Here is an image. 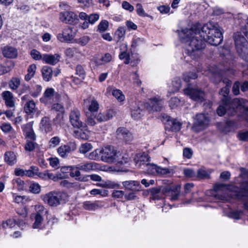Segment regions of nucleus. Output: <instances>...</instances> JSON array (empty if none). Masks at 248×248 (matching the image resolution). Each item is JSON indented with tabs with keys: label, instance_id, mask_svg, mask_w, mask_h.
I'll return each instance as SVG.
<instances>
[{
	"label": "nucleus",
	"instance_id": "nucleus-1",
	"mask_svg": "<svg viewBox=\"0 0 248 248\" xmlns=\"http://www.w3.org/2000/svg\"><path fill=\"white\" fill-rule=\"evenodd\" d=\"M177 31L181 41L186 44L185 53L193 60L200 57L205 42L217 46L223 41L221 28L218 24L213 22H209L201 28L194 25L190 29Z\"/></svg>",
	"mask_w": 248,
	"mask_h": 248
},
{
	"label": "nucleus",
	"instance_id": "nucleus-2",
	"mask_svg": "<svg viewBox=\"0 0 248 248\" xmlns=\"http://www.w3.org/2000/svg\"><path fill=\"white\" fill-rule=\"evenodd\" d=\"M231 85V81H228L225 87L222 88L219 93L221 104L217 108V112L220 116H223L226 113L230 115H234L238 107L244 108L245 111L248 112V102L246 100L236 98L230 101L229 93Z\"/></svg>",
	"mask_w": 248,
	"mask_h": 248
},
{
	"label": "nucleus",
	"instance_id": "nucleus-3",
	"mask_svg": "<svg viewBox=\"0 0 248 248\" xmlns=\"http://www.w3.org/2000/svg\"><path fill=\"white\" fill-rule=\"evenodd\" d=\"M102 160L107 163H116L119 165L127 164L129 159L112 146H107L102 149Z\"/></svg>",
	"mask_w": 248,
	"mask_h": 248
},
{
	"label": "nucleus",
	"instance_id": "nucleus-4",
	"mask_svg": "<svg viewBox=\"0 0 248 248\" xmlns=\"http://www.w3.org/2000/svg\"><path fill=\"white\" fill-rule=\"evenodd\" d=\"M42 200L51 206H57L65 203L68 200L67 193L62 192L51 191L41 197Z\"/></svg>",
	"mask_w": 248,
	"mask_h": 248
},
{
	"label": "nucleus",
	"instance_id": "nucleus-5",
	"mask_svg": "<svg viewBox=\"0 0 248 248\" xmlns=\"http://www.w3.org/2000/svg\"><path fill=\"white\" fill-rule=\"evenodd\" d=\"M237 52L245 61L248 62V43L240 32H235L233 34Z\"/></svg>",
	"mask_w": 248,
	"mask_h": 248
},
{
	"label": "nucleus",
	"instance_id": "nucleus-6",
	"mask_svg": "<svg viewBox=\"0 0 248 248\" xmlns=\"http://www.w3.org/2000/svg\"><path fill=\"white\" fill-rule=\"evenodd\" d=\"M241 190L238 191L237 187L232 186H230L227 189H231L235 192V196L236 198L244 202V207L246 210H248V181L243 182L241 186Z\"/></svg>",
	"mask_w": 248,
	"mask_h": 248
},
{
	"label": "nucleus",
	"instance_id": "nucleus-7",
	"mask_svg": "<svg viewBox=\"0 0 248 248\" xmlns=\"http://www.w3.org/2000/svg\"><path fill=\"white\" fill-rule=\"evenodd\" d=\"M162 121L165 124L166 130L177 132L181 128L182 124L180 122L167 115L164 114L162 116Z\"/></svg>",
	"mask_w": 248,
	"mask_h": 248
},
{
	"label": "nucleus",
	"instance_id": "nucleus-8",
	"mask_svg": "<svg viewBox=\"0 0 248 248\" xmlns=\"http://www.w3.org/2000/svg\"><path fill=\"white\" fill-rule=\"evenodd\" d=\"M184 92L186 95L195 101L202 102L204 100L205 93L200 89L187 88Z\"/></svg>",
	"mask_w": 248,
	"mask_h": 248
},
{
	"label": "nucleus",
	"instance_id": "nucleus-9",
	"mask_svg": "<svg viewBox=\"0 0 248 248\" xmlns=\"http://www.w3.org/2000/svg\"><path fill=\"white\" fill-rule=\"evenodd\" d=\"M225 188V185L220 183L217 184L214 186L213 189L207 191L206 194L215 197L216 200L224 201L226 200V197L222 192Z\"/></svg>",
	"mask_w": 248,
	"mask_h": 248
},
{
	"label": "nucleus",
	"instance_id": "nucleus-10",
	"mask_svg": "<svg viewBox=\"0 0 248 248\" xmlns=\"http://www.w3.org/2000/svg\"><path fill=\"white\" fill-rule=\"evenodd\" d=\"M69 118L73 127L78 128L83 127V123L81 119V113L78 108H73L70 110Z\"/></svg>",
	"mask_w": 248,
	"mask_h": 248
},
{
	"label": "nucleus",
	"instance_id": "nucleus-11",
	"mask_svg": "<svg viewBox=\"0 0 248 248\" xmlns=\"http://www.w3.org/2000/svg\"><path fill=\"white\" fill-rule=\"evenodd\" d=\"M76 149L77 145L75 142H69L60 146L57 150L60 156L63 158H66L69 154L75 151Z\"/></svg>",
	"mask_w": 248,
	"mask_h": 248
},
{
	"label": "nucleus",
	"instance_id": "nucleus-12",
	"mask_svg": "<svg viewBox=\"0 0 248 248\" xmlns=\"http://www.w3.org/2000/svg\"><path fill=\"white\" fill-rule=\"evenodd\" d=\"M75 36V33L73 31L72 28H64L62 33L57 35V39L61 42H69L73 40Z\"/></svg>",
	"mask_w": 248,
	"mask_h": 248
},
{
	"label": "nucleus",
	"instance_id": "nucleus-13",
	"mask_svg": "<svg viewBox=\"0 0 248 248\" xmlns=\"http://www.w3.org/2000/svg\"><path fill=\"white\" fill-rule=\"evenodd\" d=\"M60 20L66 24H76L78 21L77 15L72 12L66 11L60 14Z\"/></svg>",
	"mask_w": 248,
	"mask_h": 248
},
{
	"label": "nucleus",
	"instance_id": "nucleus-14",
	"mask_svg": "<svg viewBox=\"0 0 248 248\" xmlns=\"http://www.w3.org/2000/svg\"><path fill=\"white\" fill-rule=\"evenodd\" d=\"M209 119L205 114L200 113L196 116L194 127L198 130L204 129L209 124Z\"/></svg>",
	"mask_w": 248,
	"mask_h": 248
},
{
	"label": "nucleus",
	"instance_id": "nucleus-15",
	"mask_svg": "<svg viewBox=\"0 0 248 248\" xmlns=\"http://www.w3.org/2000/svg\"><path fill=\"white\" fill-rule=\"evenodd\" d=\"M164 102L159 97H154L149 100V102L147 103V108L150 111H160Z\"/></svg>",
	"mask_w": 248,
	"mask_h": 248
},
{
	"label": "nucleus",
	"instance_id": "nucleus-16",
	"mask_svg": "<svg viewBox=\"0 0 248 248\" xmlns=\"http://www.w3.org/2000/svg\"><path fill=\"white\" fill-rule=\"evenodd\" d=\"M55 93L53 88H47L40 98V102L45 104H51L53 101Z\"/></svg>",
	"mask_w": 248,
	"mask_h": 248
},
{
	"label": "nucleus",
	"instance_id": "nucleus-17",
	"mask_svg": "<svg viewBox=\"0 0 248 248\" xmlns=\"http://www.w3.org/2000/svg\"><path fill=\"white\" fill-rule=\"evenodd\" d=\"M125 190L131 191H140L141 190V186L139 181L129 180L122 182Z\"/></svg>",
	"mask_w": 248,
	"mask_h": 248
},
{
	"label": "nucleus",
	"instance_id": "nucleus-18",
	"mask_svg": "<svg viewBox=\"0 0 248 248\" xmlns=\"http://www.w3.org/2000/svg\"><path fill=\"white\" fill-rule=\"evenodd\" d=\"M116 135L118 139L125 140L131 141L133 139L132 134L125 128L119 127L116 130Z\"/></svg>",
	"mask_w": 248,
	"mask_h": 248
},
{
	"label": "nucleus",
	"instance_id": "nucleus-19",
	"mask_svg": "<svg viewBox=\"0 0 248 248\" xmlns=\"http://www.w3.org/2000/svg\"><path fill=\"white\" fill-rule=\"evenodd\" d=\"M61 56L58 54H44L43 55L42 60L46 63L54 65L57 64L60 60Z\"/></svg>",
	"mask_w": 248,
	"mask_h": 248
},
{
	"label": "nucleus",
	"instance_id": "nucleus-20",
	"mask_svg": "<svg viewBox=\"0 0 248 248\" xmlns=\"http://www.w3.org/2000/svg\"><path fill=\"white\" fill-rule=\"evenodd\" d=\"M149 159L150 157L148 155L145 153L139 154L135 157L134 161L137 167L141 168L142 166H146V164L148 163Z\"/></svg>",
	"mask_w": 248,
	"mask_h": 248
},
{
	"label": "nucleus",
	"instance_id": "nucleus-21",
	"mask_svg": "<svg viewBox=\"0 0 248 248\" xmlns=\"http://www.w3.org/2000/svg\"><path fill=\"white\" fill-rule=\"evenodd\" d=\"M6 106L8 108H14L15 101L13 93L10 91H4L2 93Z\"/></svg>",
	"mask_w": 248,
	"mask_h": 248
},
{
	"label": "nucleus",
	"instance_id": "nucleus-22",
	"mask_svg": "<svg viewBox=\"0 0 248 248\" xmlns=\"http://www.w3.org/2000/svg\"><path fill=\"white\" fill-rule=\"evenodd\" d=\"M121 53L119 57L121 60H124V63L127 64L130 63V55L127 52V45L125 43H123L120 47Z\"/></svg>",
	"mask_w": 248,
	"mask_h": 248
},
{
	"label": "nucleus",
	"instance_id": "nucleus-23",
	"mask_svg": "<svg viewBox=\"0 0 248 248\" xmlns=\"http://www.w3.org/2000/svg\"><path fill=\"white\" fill-rule=\"evenodd\" d=\"M41 73L43 78L45 81H50L53 75L52 68L48 66H43L41 70Z\"/></svg>",
	"mask_w": 248,
	"mask_h": 248
},
{
	"label": "nucleus",
	"instance_id": "nucleus-24",
	"mask_svg": "<svg viewBox=\"0 0 248 248\" xmlns=\"http://www.w3.org/2000/svg\"><path fill=\"white\" fill-rule=\"evenodd\" d=\"M2 53L4 57L9 58H15L17 55V50L12 46H5L2 49Z\"/></svg>",
	"mask_w": 248,
	"mask_h": 248
},
{
	"label": "nucleus",
	"instance_id": "nucleus-25",
	"mask_svg": "<svg viewBox=\"0 0 248 248\" xmlns=\"http://www.w3.org/2000/svg\"><path fill=\"white\" fill-rule=\"evenodd\" d=\"M24 109L25 112L28 115L34 113L37 109L35 102L32 100L28 101L25 104Z\"/></svg>",
	"mask_w": 248,
	"mask_h": 248
},
{
	"label": "nucleus",
	"instance_id": "nucleus-26",
	"mask_svg": "<svg viewBox=\"0 0 248 248\" xmlns=\"http://www.w3.org/2000/svg\"><path fill=\"white\" fill-rule=\"evenodd\" d=\"M100 207H101V205L99 204V201H94L93 202L86 201L83 203V208L87 210L94 211Z\"/></svg>",
	"mask_w": 248,
	"mask_h": 248
},
{
	"label": "nucleus",
	"instance_id": "nucleus-27",
	"mask_svg": "<svg viewBox=\"0 0 248 248\" xmlns=\"http://www.w3.org/2000/svg\"><path fill=\"white\" fill-rule=\"evenodd\" d=\"M77 170L88 172L94 169L93 162H83L76 165Z\"/></svg>",
	"mask_w": 248,
	"mask_h": 248
},
{
	"label": "nucleus",
	"instance_id": "nucleus-28",
	"mask_svg": "<svg viewBox=\"0 0 248 248\" xmlns=\"http://www.w3.org/2000/svg\"><path fill=\"white\" fill-rule=\"evenodd\" d=\"M40 125V128L46 132H50L51 130V124L49 118L45 116L42 118Z\"/></svg>",
	"mask_w": 248,
	"mask_h": 248
},
{
	"label": "nucleus",
	"instance_id": "nucleus-29",
	"mask_svg": "<svg viewBox=\"0 0 248 248\" xmlns=\"http://www.w3.org/2000/svg\"><path fill=\"white\" fill-rule=\"evenodd\" d=\"M5 161L10 165H13L16 162V156L12 152H7L4 155Z\"/></svg>",
	"mask_w": 248,
	"mask_h": 248
},
{
	"label": "nucleus",
	"instance_id": "nucleus-30",
	"mask_svg": "<svg viewBox=\"0 0 248 248\" xmlns=\"http://www.w3.org/2000/svg\"><path fill=\"white\" fill-rule=\"evenodd\" d=\"M141 109L139 107V105L136 103L135 105H132L131 107V116L134 119H139L141 117Z\"/></svg>",
	"mask_w": 248,
	"mask_h": 248
},
{
	"label": "nucleus",
	"instance_id": "nucleus-31",
	"mask_svg": "<svg viewBox=\"0 0 248 248\" xmlns=\"http://www.w3.org/2000/svg\"><path fill=\"white\" fill-rule=\"evenodd\" d=\"M125 34L124 27H120L116 30L115 33V39L117 42L123 41Z\"/></svg>",
	"mask_w": 248,
	"mask_h": 248
},
{
	"label": "nucleus",
	"instance_id": "nucleus-32",
	"mask_svg": "<svg viewBox=\"0 0 248 248\" xmlns=\"http://www.w3.org/2000/svg\"><path fill=\"white\" fill-rule=\"evenodd\" d=\"M151 198L153 200H156L161 199L162 197V192L160 188L158 187H154L150 189Z\"/></svg>",
	"mask_w": 248,
	"mask_h": 248
},
{
	"label": "nucleus",
	"instance_id": "nucleus-33",
	"mask_svg": "<svg viewBox=\"0 0 248 248\" xmlns=\"http://www.w3.org/2000/svg\"><path fill=\"white\" fill-rule=\"evenodd\" d=\"M236 128L235 123L232 121H228L226 122L224 127L222 131L227 133L232 131H233Z\"/></svg>",
	"mask_w": 248,
	"mask_h": 248
},
{
	"label": "nucleus",
	"instance_id": "nucleus-34",
	"mask_svg": "<svg viewBox=\"0 0 248 248\" xmlns=\"http://www.w3.org/2000/svg\"><path fill=\"white\" fill-rule=\"evenodd\" d=\"M99 106L98 102L95 99H93L91 101L88 106V110L91 112V114H95L98 111Z\"/></svg>",
	"mask_w": 248,
	"mask_h": 248
},
{
	"label": "nucleus",
	"instance_id": "nucleus-35",
	"mask_svg": "<svg viewBox=\"0 0 248 248\" xmlns=\"http://www.w3.org/2000/svg\"><path fill=\"white\" fill-rule=\"evenodd\" d=\"M42 90V87L41 85L39 84H36L33 87L31 90H30L31 95L34 98L38 97Z\"/></svg>",
	"mask_w": 248,
	"mask_h": 248
},
{
	"label": "nucleus",
	"instance_id": "nucleus-36",
	"mask_svg": "<svg viewBox=\"0 0 248 248\" xmlns=\"http://www.w3.org/2000/svg\"><path fill=\"white\" fill-rule=\"evenodd\" d=\"M173 89L172 92L174 93L177 92L181 86V80L178 77H175L172 81Z\"/></svg>",
	"mask_w": 248,
	"mask_h": 248
},
{
	"label": "nucleus",
	"instance_id": "nucleus-37",
	"mask_svg": "<svg viewBox=\"0 0 248 248\" xmlns=\"http://www.w3.org/2000/svg\"><path fill=\"white\" fill-rule=\"evenodd\" d=\"M210 172L204 168L198 170L196 177L200 179H206L209 177Z\"/></svg>",
	"mask_w": 248,
	"mask_h": 248
},
{
	"label": "nucleus",
	"instance_id": "nucleus-38",
	"mask_svg": "<svg viewBox=\"0 0 248 248\" xmlns=\"http://www.w3.org/2000/svg\"><path fill=\"white\" fill-rule=\"evenodd\" d=\"M86 123L88 125L91 126L95 125L97 124V122L95 119V114L93 113L90 114V115H87Z\"/></svg>",
	"mask_w": 248,
	"mask_h": 248
},
{
	"label": "nucleus",
	"instance_id": "nucleus-39",
	"mask_svg": "<svg viewBox=\"0 0 248 248\" xmlns=\"http://www.w3.org/2000/svg\"><path fill=\"white\" fill-rule=\"evenodd\" d=\"M20 84V80L17 78H12L9 82V87L13 90H17Z\"/></svg>",
	"mask_w": 248,
	"mask_h": 248
},
{
	"label": "nucleus",
	"instance_id": "nucleus-40",
	"mask_svg": "<svg viewBox=\"0 0 248 248\" xmlns=\"http://www.w3.org/2000/svg\"><path fill=\"white\" fill-rule=\"evenodd\" d=\"M147 172L149 174L155 175L157 174L158 166L155 164H151L149 163L146 164Z\"/></svg>",
	"mask_w": 248,
	"mask_h": 248
},
{
	"label": "nucleus",
	"instance_id": "nucleus-41",
	"mask_svg": "<svg viewBox=\"0 0 248 248\" xmlns=\"http://www.w3.org/2000/svg\"><path fill=\"white\" fill-rule=\"evenodd\" d=\"M93 147L91 143H85L81 144L79 148V152L81 154H85L93 149Z\"/></svg>",
	"mask_w": 248,
	"mask_h": 248
},
{
	"label": "nucleus",
	"instance_id": "nucleus-42",
	"mask_svg": "<svg viewBox=\"0 0 248 248\" xmlns=\"http://www.w3.org/2000/svg\"><path fill=\"white\" fill-rule=\"evenodd\" d=\"M112 94L119 102H122L124 100V95L120 90L115 89L113 90Z\"/></svg>",
	"mask_w": 248,
	"mask_h": 248
},
{
	"label": "nucleus",
	"instance_id": "nucleus-43",
	"mask_svg": "<svg viewBox=\"0 0 248 248\" xmlns=\"http://www.w3.org/2000/svg\"><path fill=\"white\" fill-rule=\"evenodd\" d=\"M37 144L34 142V140H27L26 143L25 145V149L28 151H33L37 146Z\"/></svg>",
	"mask_w": 248,
	"mask_h": 248
},
{
	"label": "nucleus",
	"instance_id": "nucleus-44",
	"mask_svg": "<svg viewBox=\"0 0 248 248\" xmlns=\"http://www.w3.org/2000/svg\"><path fill=\"white\" fill-rule=\"evenodd\" d=\"M74 136L78 139L87 140L88 135L85 132H83L81 130H75Z\"/></svg>",
	"mask_w": 248,
	"mask_h": 248
},
{
	"label": "nucleus",
	"instance_id": "nucleus-45",
	"mask_svg": "<svg viewBox=\"0 0 248 248\" xmlns=\"http://www.w3.org/2000/svg\"><path fill=\"white\" fill-rule=\"evenodd\" d=\"M29 190L32 193L38 194L41 191V186L38 183H32L30 185Z\"/></svg>",
	"mask_w": 248,
	"mask_h": 248
},
{
	"label": "nucleus",
	"instance_id": "nucleus-46",
	"mask_svg": "<svg viewBox=\"0 0 248 248\" xmlns=\"http://www.w3.org/2000/svg\"><path fill=\"white\" fill-rule=\"evenodd\" d=\"M90 38L88 36H83L75 40V42L81 46L86 45L89 42Z\"/></svg>",
	"mask_w": 248,
	"mask_h": 248
},
{
	"label": "nucleus",
	"instance_id": "nucleus-47",
	"mask_svg": "<svg viewBox=\"0 0 248 248\" xmlns=\"http://www.w3.org/2000/svg\"><path fill=\"white\" fill-rule=\"evenodd\" d=\"M243 214L242 210H234L228 213V217L235 219H240V216Z\"/></svg>",
	"mask_w": 248,
	"mask_h": 248
},
{
	"label": "nucleus",
	"instance_id": "nucleus-48",
	"mask_svg": "<svg viewBox=\"0 0 248 248\" xmlns=\"http://www.w3.org/2000/svg\"><path fill=\"white\" fill-rule=\"evenodd\" d=\"M76 165L70 166V175L72 177L78 178L80 176V172L79 170H77Z\"/></svg>",
	"mask_w": 248,
	"mask_h": 248
},
{
	"label": "nucleus",
	"instance_id": "nucleus-49",
	"mask_svg": "<svg viewBox=\"0 0 248 248\" xmlns=\"http://www.w3.org/2000/svg\"><path fill=\"white\" fill-rule=\"evenodd\" d=\"M197 78V75L194 72H187L183 75V79L186 82H189L190 79H194Z\"/></svg>",
	"mask_w": 248,
	"mask_h": 248
},
{
	"label": "nucleus",
	"instance_id": "nucleus-50",
	"mask_svg": "<svg viewBox=\"0 0 248 248\" xmlns=\"http://www.w3.org/2000/svg\"><path fill=\"white\" fill-rule=\"evenodd\" d=\"M43 221V217L41 215L36 214L35 216V221L33 224L32 227L34 229L39 228Z\"/></svg>",
	"mask_w": 248,
	"mask_h": 248
},
{
	"label": "nucleus",
	"instance_id": "nucleus-51",
	"mask_svg": "<svg viewBox=\"0 0 248 248\" xmlns=\"http://www.w3.org/2000/svg\"><path fill=\"white\" fill-rule=\"evenodd\" d=\"M92 195H100L103 197H106L108 194V190L105 189H93L90 191Z\"/></svg>",
	"mask_w": 248,
	"mask_h": 248
},
{
	"label": "nucleus",
	"instance_id": "nucleus-52",
	"mask_svg": "<svg viewBox=\"0 0 248 248\" xmlns=\"http://www.w3.org/2000/svg\"><path fill=\"white\" fill-rule=\"evenodd\" d=\"M30 87L27 84H23L21 88L16 91V93L19 95H21L23 93H30Z\"/></svg>",
	"mask_w": 248,
	"mask_h": 248
},
{
	"label": "nucleus",
	"instance_id": "nucleus-53",
	"mask_svg": "<svg viewBox=\"0 0 248 248\" xmlns=\"http://www.w3.org/2000/svg\"><path fill=\"white\" fill-rule=\"evenodd\" d=\"M16 224V220L14 218H10L2 223V227L4 228L9 227L12 228Z\"/></svg>",
	"mask_w": 248,
	"mask_h": 248
},
{
	"label": "nucleus",
	"instance_id": "nucleus-54",
	"mask_svg": "<svg viewBox=\"0 0 248 248\" xmlns=\"http://www.w3.org/2000/svg\"><path fill=\"white\" fill-rule=\"evenodd\" d=\"M77 51L78 49L75 47H68L65 50L64 54L66 57L71 58L74 56Z\"/></svg>",
	"mask_w": 248,
	"mask_h": 248
},
{
	"label": "nucleus",
	"instance_id": "nucleus-55",
	"mask_svg": "<svg viewBox=\"0 0 248 248\" xmlns=\"http://www.w3.org/2000/svg\"><path fill=\"white\" fill-rule=\"evenodd\" d=\"M61 141L60 138L58 136L54 137L50 139L49 141L48 144L50 147H55L58 145Z\"/></svg>",
	"mask_w": 248,
	"mask_h": 248
},
{
	"label": "nucleus",
	"instance_id": "nucleus-56",
	"mask_svg": "<svg viewBox=\"0 0 248 248\" xmlns=\"http://www.w3.org/2000/svg\"><path fill=\"white\" fill-rule=\"evenodd\" d=\"M101 152L102 149H96L89 154L88 158L91 160H96L99 158V155L101 154Z\"/></svg>",
	"mask_w": 248,
	"mask_h": 248
},
{
	"label": "nucleus",
	"instance_id": "nucleus-57",
	"mask_svg": "<svg viewBox=\"0 0 248 248\" xmlns=\"http://www.w3.org/2000/svg\"><path fill=\"white\" fill-rule=\"evenodd\" d=\"M180 103V99L176 97H172L169 101V105L171 108H175L178 107Z\"/></svg>",
	"mask_w": 248,
	"mask_h": 248
},
{
	"label": "nucleus",
	"instance_id": "nucleus-58",
	"mask_svg": "<svg viewBox=\"0 0 248 248\" xmlns=\"http://www.w3.org/2000/svg\"><path fill=\"white\" fill-rule=\"evenodd\" d=\"M76 73L78 75L81 79H84L85 75V72L83 67L80 65L77 66L76 68Z\"/></svg>",
	"mask_w": 248,
	"mask_h": 248
},
{
	"label": "nucleus",
	"instance_id": "nucleus-59",
	"mask_svg": "<svg viewBox=\"0 0 248 248\" xmlns=\"http://www.w3.org/2000/svg\"><path fill=\"white\" fill-rule=\"evenodd\" d=\"M136 12L137 14L140 16H147V14L145 12L142 5L140 3H137L136 4Z\"/></svg>",
	"mask_w": 248,
	"mask_h": 248
},
{
	"label": "nucleus",
	"instance_id": "nucleus-60",
	"mask_svg": "<svg viewBox=\"0 0 248 248\" xmlns=\"http://www.w3.org/2000/svg\"><path fill=\"white\" fill-rule=\"evenodd\" d=\"M183 173L187 178H193L196 177V174L192 169H185L183 170Z\"/></svg>",
	"mask_w": 248,
	"mask_h": 248
},
{
	"label": "nucleus",
	"instance_id": "nucleus-61",
	"mask_svg": "<svg viewBox=\"0 0 248 248\" xmlns=\"http://www.w3.org/2000/svg\"><path fill=\"white\" fill-rule=\"evenodd\" d=\"M108 27V22L106 20L101 21L98 25V29L100 31H105Z\"/></svg>",
	"mask_w": 248,
	"mask_h": 248
},
{
	"label": "nucleus",
	"instance_id": "nucleus-62",
	"mask_svg": "<svg viewBox=\"0 0 248 248\" xmlns=\"http://www.w3.org/2000/svg\"><path fill=\"white\" fill-rule=\"evenodd\" d=\"M51 110H55L59 113H64L63 106L59 103H54L51 107Z\"/></svg>",
	"mask_w": 248,
	"mask_h": 248
},
{
	"label": "nucleus",
	"instance_id": "nucleus-63",
	"mask_svg": "<svg viewBox=\"0 0 248 248\" xmlns=\"http://www.w3.org/2000/svg\"><path fill=\"white\" fill-rule=\"evenodd\" d=\"M13 67L12 64L10 65L5 66L0 64V75H3L10 71Z\"/></svg>",
	"mask_w": 248,
	"mask_h": 248
},
{
	"label": "nucleus",
	"instance_id": "nucleus-64",
	"mask_svg": "<svg viewBox=\"0 0 248 248\" xmlns=\"http://www.w3.org/2000/svg\"><path fill=\"white\" fill-rule=\"evenodd\" d=\"M99 18V15L98 14H92L88 16L87 20L91 24H93Z\"/></svg>",
	"mask_w": 248,
	"mask_h": 248
}]
</instances>
